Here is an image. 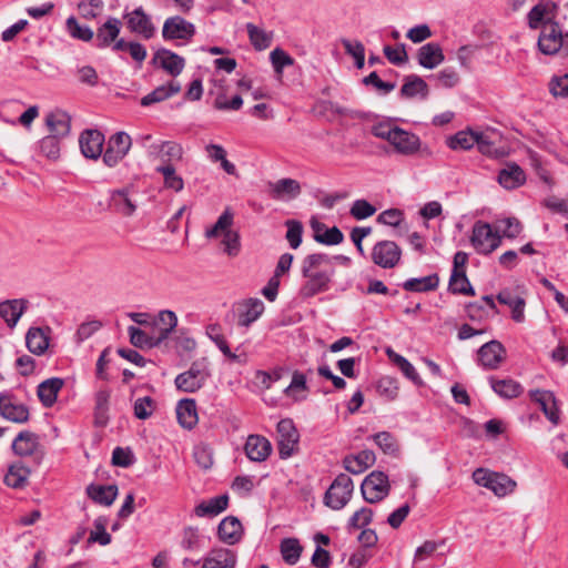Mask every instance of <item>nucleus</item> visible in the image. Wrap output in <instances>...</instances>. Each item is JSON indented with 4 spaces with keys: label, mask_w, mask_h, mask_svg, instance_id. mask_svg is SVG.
Returning a JSON list of instances; mask_svg holds the SVG:
<instances>
[{
    "label": "nucleus",
    "mask_w": 568,
    "mask_h": 568,
    "mask_svg": "<svg viewBox=\"0 0 568 568\" xmlns=\"http://www.w3.org/2000/svg\"><path fill=\"white\" fill-rule=\"evenodd\" d=\"M338 256L332 257L324 253H313L303 258L301 273L305 281L300 288L301 297L311 298L329 290L335 274L333 261Z\"/></svg>",
    "instance_id": "obj_1"
},
{
    "label": "nucleus",
    "mask_w": 568,
    "mask_h": 568,
    "mask_svg": "<svg viewBox=\"0 0 568 568\" xmlns=\"http://www.w3.org/2000/svg\"><path fill=\"white\" fill-rule=\"evenodd\" d=\"M372 134L387 141L394 150L402 155H414L420 149V139L418 135L388 122L374 124L372 126Z\"/></svg>",
    "instance_id": "obj_2"
},
{
    "label": "nucleus",
    "mask_w": 568,
    "mask_h": 568,
    "mask_svg": "<svg viewBox=\"0 0 568 568\" xmlns=\"http://www.w3.org/2000/svg\"><path fill=\"white\" fill-rule=\"evenodd\" d=\"M233 224V213L230 209L224 210V212L219 216L215 224L207 229L205 232V236L207 239H213L217 236H223L222 244L224 245V252L231 256H237L241 250L240 235L236 231L231 230Z\"/></svg>",
    "instance_id": "obj_3"
},
{
    "label": "nucleus",
    "mask_w": 568,
    "mask_h": 568,
    "mask_svg": "<svg viewBox=\"0 0 568 568\" xmlns=\"http://www.w3.org/2000/svg\"><path fill=\"white\" fill-rule=\"evenodd\" d=\"M210 376L207 362L205 359L195 361L187 371L175 377L174 384L181 392L195 393L204 386Z\"/></svg>",
    "instance_id": "obj_4"
},
{
    "label": "nucleus",
    "mask_w": 568,
    "mask_h": 568,
    "mask_svg": "<svg viewBox=\"0 0 568 568\" xmlns=\"http://www.w3.org/2000/svg\"><path fill=\"white\" fill-rule=\"evenodd\" d=\"M473 479L477 485L491 490L498 497H504L516 488V481L507 475L484 468H477L473 473Z\"/></svg>",
    "instance_id": "obj_5"
},
{
    "label": "nucleus",
    "mask_w": 568,
    "mask_h": 568,
    "mask_svg": "<svg viewBox=\"0 0 568 568\" xmlns=\"http://www.w3.org/2000/svg\"><path fill=\"white\" fill-rule=\"evenodd\" d=\"M353 491L352 478L346 474H339L325 493L324 503L329 508L339 510L351 500Z\"/></svg>",
    "instance_id": "obj_6"
},
{
    "label": "nucleus",
    "mask_w": 568,
    "mask_h": 568,
    "mask_svg": "<svg viewBox=\"0 0 568 568\" xmlns=\"http://www.w3.org/2000/svg\"><path fill=\"white\" fill-rule=\"evenodd\" d=\"M361 491L363 498L369 504L383 500L390 491L388 476L383 471H372L363 480Z\"/></svg>",
    "instance_id": "obj_7"
},
{
    "label": "nucleus",
    "mask_w": 568,
    "mask_h": 568,
    "mask_svg": "<svg viewBox=\"0 0 568 568\" xmlns=\"http://www.w3.org/2000/svg\"><path fill=\"white\" fill-rule=\"evenodd\" d=\"M470 241L478 253L489 254L500 245L501 237L498 231H493L490 224L478 221L473 226Z\"/></svg>",
    "instance_id": "obj_8"
},
{
    "label": "nucleus",
    "mask_w": 568,
    "mask_h": 568,
    "mask_svg": "<svg viewBox=\"0 0 568 568\" xmlns=\"http://www.w3.org/2000/svg\"><path fill=\"white\" fill-rule=\"evenodd\" d=\"M132 145L131 136L123 132L114 133L108 141L103 153V162L109 168L115 166L129 153Z\"/></svg>",
    "instance_id": "obj_9"
},
{
    "label": "nucleus",
    "mask_w": 568,
    "mask_h": 568,
    "mask_svg": "<svg viewBox=\"0 0 568 568\" xmlns=\"http://www.w3.org/2000/svg\"><path fill=\"white\" fill-rule=\"evenodd\" d=\"M372 261L382 268L395 267L402 257L400 247L393 241H379L372 248Z\"/></svg>",
    "instance_id": "obj_10"
},
{
    "label": "nucleus",
    "mask_w": 568,
    "mask_h": 568,
    "mask_svg": "<svg viewBox=\"0 0 568 568\" xmlns=\"http://www.w3.org/2000/svg\"><path fill=\"white\" fill-rule=\"evenodd\" d=\"M529 397L539 405L541 412L552 425L557 426L560 424L561 412L559 403L551 390L532 389L529 392Z\"/></svg>",
    "instance_id": "obj_11"
},
{
    "label": "nucleus",
    "mask_w": 568,
    "mask_h": 568,
    "mask_svg": "<svg viewBox=\"0 0 568 568\" xmlns=\"http://www.w3.org/2000/svg\"><path fill=\"white\" fill-rule=\"evenodd\" d=\"M558 14V4L551 0H541L534 6L527 14V21L530 29H538L550 23H557L555 19Z\"/></svg>",
    "instance_id": "obj_12"
},
{
    "label": "nucleus",
    "mask_w": 568,
    "mask_h": 568,
    "mask_svg": "<svg viewBox=\"0 0 568 568\" xmlns=\"http://www.w3.org/2000/svg\"><path fill=\"white\" fill-rule=\"evenodd\" d=\"M278 453L281 458H288L293 455L298 444V432L290 418L281 419L277 423Z\"/></svg>",
    "instance_id": "obj_13"
},
{
    "label": "nucleus",
    "mask_w": 568,
    "mask_h": 568,
    "mask_svg": "<svg viewBox=\"0 0 568 568\" xmlns=\"http://www.w3.org/2000/svg\"><path fill=\"white\" fill-rule=\"evenodd\" d=\"M133 184L113 190L110 194V206L123 216H131L138 209Z\"/></svg>",
    "instance_id": "obj_14"
},
{
    "label": "nucleus",
    "mask_w": 568,
    "mask_h": 568,
    "mask_svg": "<svg viewBox=\"0 0 568 568\" xmlns=\"http://www.w3.org/2000/svg\"><path fill=\"white\" fill-rule=\"evenodd\" d=\"M0 415L13 423L23 424L29 419V409L10 393L0 394Z\"/></svg>",
    "instance_id": "obj_15"
},
{
    "label": "nucleus",
    "mask_w": 568,
    "mask_h": 568,
    "mask_svg": "<svg viewBox=\"0 0 568 568\" xmlns=\"http://www.w3.org/2000/svg\"><path fill=\"white\" fill-rule=\"evenodd\" d=\"M195 33L193 23L180 16L168 18L162 28V37L165 40H190Z\"/></svg>",
    "instance_id": "obj_16"
},
{
    "label": "nucleus",
    "mask_w": 568,
    "mask_h": 568,
    "mask_svg": "<svg viewBox=\"0 0 568 568\" xmlns=\"http://www.w3.org/2000/svg\"><path fill=\"white\" fill-rule=\"evenodd\" d=\"M506 349L498 341H490L478 349V361L485 369H497L505 361Z\"/></svg>",
    "instance_id": "obj_17"
},
{
    "label": "nucleus",
    "mask_w": 568,
    "mask_h": 568,
    "mask_svg": "<svg viewBox=\"0 0 568 568\" xmlns=\"http://www.w3.org/2000/svg\"><path fill=\"white\" fill-rule=\"evenodd\" d=\"M126 27L131 32L141 34L144 39H151L155 33V28L151 18L139 7L132 12L123 16Z\"/></svg>",
    "instance_id": "obj_18"
},
{
    "label": "nucleus",
    "mask_w": 568,
    "mask_h": 568,
    "mask_svg": "<svg viewBox=\"0 0 568 568\" xmlns=\"http://www.w3.org/2000/svg\"><path fill=\"white\" fill-rule=\"evenodd\" d=\"M562 31L559 23H550L542 28L538 38V48L540 52L552 55L559 52L562 47Z\"/></svg>",
    "instance_id": "obj_19"
},
{
    "label": "nucleus",
    "mask_w": 568,
    "mask_h": 568,
    "mask_svg": "<svg viewBox=\"0 0 568 568\" xmlns=\"http://www.w3.org/2000/svg\"><path fill=\"white\" fill-rule=\"evenodd\" d=\"M150 155L156 156L161 164H173L183 158V148L174 141H163L150 146Z\"/></svg>",
    "instance_id": "obj_20"
},
{
    "label": "nucleus",
    "mask_w": 568,
    "mask_h": 568,
    "mask_svg": "<svg viewBox=\"0 0 568 568\" xmlns=\"http://www.w3.org/2000/svg\"><path fill=\"white\" fill-rule=\"evenodd\" d=\"M82 154L88 159H98L102 154L104 135L99 130H87L79 139Z\"/></svg>",
    "instance_id": "obj_21"
},
{
    "label": "nucleus",
    "mask_w": 568,
    "mask_h": 568,
    "mask_svg": "<svg viewBox=\"0 0 568 568\" xmlns=\"http://www.w3.org/2000/svg\"><path fill=\"white\" fill-rule=\"evenodd\" d=\"M264 312V303L258 298H248L237 306V325L248 327Z\"/></svg>",
    "instance_id": "obj_22"
},
{
    "label": "nucleus",
    "mask_w": 568,
    "mask_h": 568,
    "mask_svg": "<svg viewBox=\"0 0 568 568\" xmlns=\"http://www.w3.org/2000/svg\"><path fill=\"white\" fill-rule=\"evenodd\" d=\"M445 60L443 49L437 42H428L417 50V61L425 68L433 70Z\"/></svg>",
    "instance_id": "obj_23"
},
{
    "label": "nucleus",
    "mask_w": 568,
    "mask_h": 568,
    "mask_svg": "<svg viewBox=\"0 0 568 568\" xmlns=\"http://www.w3.org/2000/svg\"><path fill=\"white\" fill-rule=\"evenodd\" d=\"M270 195L280 201H290L301 194V184L298 181L290 178L281 179L270 183Z\"/></svg>",
    "instance_id": "obj_24"
},
{
    "label": "nucleus",
    "mask_w": 568,
    "mask_h": 568,
    "mask_svg": "<svg viewBox=\"0 0 568 568\" xmlns=\"http://www.w3.org/2000/svg\"><path fill=\"white\" fill-rule=\"evenodd\" d=\"M153 322L155 323H153L152 331L162 344L178 326V316L173 311L163 310L153 316Z\"/></svg>",
    "instance_id": "obj_25"
},
{
    "label": "nucleus",
    "mask_w": 568,
    "mask_h": 568,
    "mask_svg": "<svg viewBox=\"0 0 568 568\" xmlns=\"http://www.w3.org/2000/svg\"><path fill=\"white\" fill-rule=\"evenodd\" d=\"M45 124L51 135H54L62 140L70 133L71 118L67 112L57 109L47 114Z\"/></svg>",
    "instance_id": "obj_26"
},
{
    "label": "nucleus",
    "mask_w": 568,
    "mask_h": 568,
    "mask_svg": "<svg viewBox=\"0 0 568 568\" xmlns=\"http://www.w3.org/2000/svg\"><path fill=\"white\" fill-rule=\"evenodd\" d=\"M122 22L114 17H109L108 20L97 29L95 45L98 48L110 47L119 37Z\"/></svg>",
    "instance_id": "obj_27"
},
{
    "label": "nucleus",
    "mask_w": 568,
    "mask_h": 568,
    "mask_svg": "<svg viewBox=\"0 0 568 568\" xmlns=\"http://www.w3.org/2000/svg\"><path fill=\"white\" fill-rule=\"evenodd\" d=\"M246 456L253 462H264L272 452L271 443L261 435H250L245 443Z\"/></svg>",
    "instance_id": "obj_28"
},
{
    "label": "nucleus",
    "mask_w": 568,
    "mask_h": 568,
    "mask_svg": "<svg viewBox=\"0 0 568 568\" xmlns=\"http://www.w3.org/2000/svg\"><path fill=\"white\" fill-rule=\"evenodd\" d=\"M497 301L500 304L507 305L511 311V318L521 323L525 320L526 302L524 297L515 294L510 288H504L497 294Z\"/></svg>",
    "instance_id": "obj_29"
},
{
    "label": "nucleus",
    "mask_w": 568,
    "mask_h": 568,
    "mask_svg": "<svg viewBox=\"0 0 568 568\" xmlns=\"http://www.w3.org/2000/svg\"><path fill=\"white\" fill-rule=\"evenodd\" d=\"M153 62L159 64L162 69H164L168 73L173 77L179 75L185 64V61L179 54L168 50L160 49L156 51L153 58Z\"/></svg>",
    "instance_id": "obj_30"
},
{
    "label": "nucleus",
    "mask_w": 568,
    "mask_h": 568,
    "mask_svg": "<svg viewBox=\"0 0 568 568\" xmlns=\"http://www.w3.org/2000/svg\"><path fill=\"white\" fill-rule=\"evenodd\" d=\"M376 457L374 452L365 449L356 455H347L343 460V465L347 471L358 475L373 466Z\"/></svg>",
    "instance_id": "obj_31"
},
{
    "label": "nucleus",
    "mask_w": 568,
    "mask_h": 568,
    "mask_svg": "<svg viewBox=\"0 0 568 568\" xmlns=\"http://www.w3.org/2000/svg\"><path fill=\"white\" fill-rule=\"evenodd\" d=\"M28 301L23 298L8 300L0 303V316L4 320L10 328H13L24 311L27 310Z\"/></svg>",
    "instance_id": "obj_32"
},
{
    "label": "nucleus",
    "mask_w": 568,
    "mask_h": 568,
    "mask_svg": "<svg viewBox=\"0 0 568 568\" xmlns=\"http://www.w3.org/2000/svg\"><path fill=\"white\" fill-rule=\"evenodd\" d=\"M217 534L223 542L234 545L241 540L243 527L236 517L229 516L220 523Z\"/></svg>",
    "instance_id": "obj_33"
},
{
    "label": "nucleus",
    "mask_w": 568,
    "mask_h": 568,
    "mask_svg": "<svg viewBox=\"0 0 568 568\" xmlns=\"http://www.w3.org/2000/svg\"><path fill=\"white\" fill-rule=\"evenodd\" d=\"M62 378L52 377L39 384L37 394L41 404L49 408L57 402L58 393L63 387Z\"/></svg>",
    "instance_id": "obj_34"
},
{
    "label": "nucleus",
    "mask_w": 568,
    "mask_h": 568,
    "mask_svg": "<svg viewBox=\"0 0 568 568\" xmlns=\"http://www.w3.org/2000/svg\"><path fill=\"white\" fill-rule=\"evenodd\" d=\"M236 555L227 548H217L205 557L202 568H234Z\"/></svg>",
    "instance_id": "obj_35"
},
{
    "label": "nucleus",
    "mask_w": 568,
    "mask_h": 568,
    "mask_svg": "<svg viewBox=\"0 0 568 568\" xmlns=\"http://www.w3.org/2000/svg\"><path fill=\"white\" fill-rule=\"evenodd\" d=\"M311 226L314 231V240L317 243L324 245H337L344 240L342 231L336 226L327 229L325 224L316 220H312Z\"/></svg>",
    "instance_id": "obj_36"
},
{
    "label": "nucleus",
    "mask_w": 568,
    "mask_h": 568,
    "mask_svg": "<svg viewBox=\"0 0 568 568\" xmlns=\"http://www.w3.org/2000/svg\"><path fill=\"white\" fill-rule=\"evenodd\" d=\"M526 181L524 170L516 163H509L500 170L498 174L499 184L507 189L513 190L523 185Z\"/></svg>",
    "instance_id": "obj_37"
},
{
    "label": "nucleus",
    "mask_w": 568,
    "mask_h": 568,
    "mask_svg": "<svg viewBox=\"0 0 568 568\" xmlns=\"http://www.w3.org/2000/svg\"><path fill=\"white\" fill-rule=\"evenodd\" d=\"M179 424L186 429H192L199 420L196 403L192 398L181 399L176 405Z\"/></svg>",
    "instance_id": "obj_38"
},
{
    "label": "nucleus",
    "mask_w": 568,
    "mask_h": 568,
    "mask_svg": "<svg viewBox=\"0 0 568 568\" xmlns=\"http://www.w3.org/2000/svg\"><path fill=\"white\" fill-rule=\"evenodd\" d=\"M49 331V328L44 331L40 327L29 328L26 335V345L31 353L42 355L48 349L50 339Z\"/></svg>",
    "instance_id": "obj_39"
},
{
    "label": "nucleus",
    "mask_w": 568,
    "mask_h": 568,
    "mask_svg": "<svg viewBox=\"0 0 568 568\" xmlns=\"http://www.w3.org/2000/svg\"><path fill=\"white\" fill-rule=\"evenodd\" d=\"M229 505V496L220 495L200 503L194 513L199 517H214L224 511Z\"/></svg>",
    "instance_id": "obj_40"
},
{
    "label": "nucleus",
    "mask_w": 568,
    "mask_h": 568,
    "mask_svg": "<svg viewBox=\"0 0 568 568\" xmlns=\"http://www.w3.org/2000/svg\"><path fill=\"white\" fill-rule=\"evenodd\" d=\"M428 93V84L424 79L416 74L407 75L400 89V95L406 99H413L417 95L422 99H426Z\"/></svg>",
    "instance_id": "obj_41"
},
{
    "label": "nucleus",
    "mask_w": 568,
    "mask_h": 568,
    "mask_svg": "<svg viewBox=\"0 0 568 568\" xmlns=\"http://www.w3.org/2000/svg\"><path fill=\"white\" fill-rule=\"evenodd\" d=\"M39 446V437L32 432L23 430L18 434L12 443L14 454L19 456L32 455Z\"/></svg>",
    "instance_id": "obj_42"
},
{
    "label": "nucleus",
    "mask_w": 568,
    "mask_h": 568,
    "mask_svg": "<svg viewBox=\"0 0 568 568\" xmlns=\"http://www.w3.org/2000/svg\"><path fill=\"white\" fill-rule=\"evenodd\" d=\"M476 145L481 154L489 158L499 159L507 154L505 148L497 145L493 133L477 132Z\"/></svg>",
    "instance_id": "obj_43"
},
{
    "label": "nucleus",
    "mask_w": 568,
    "mask_h": 568,
    "mask_svg": "<svg viewBox=\"0 0 568 568\" xmlns=\"http://www.w3.org/2000/svg\"><path fill=\"white\" fill-rule=\"evenodd\" d=\"M88 496L95 503L104 506L113 504L118 496V488L114 485H89L87 487Z\"/></svg>",
    "instance_id": "obj_44"
},
{
    "label": "nucleus",
    "mask_w": 568,
    "mask_h": 568,
    "mask_svg": "<svg viewBox=\"0 0 568 568\" xmlns=\"http://www.w3.org/2000/svg\"><path fill=\"white\" fill-rule=\"evenodd\" d=\"M155 172L160 173L163 178V186L168 190L174 191L176 193L181 192L184 189V180L176 172V169L173 164H160L155 168Z\"/></svg>",
    "instance_id": "obj_45"
},
{
    "label": "nucleus",
    "mask_w": 568,
    "mask_h": 568,
    "mask_svg": "<svg viewBox=\"0 0 568 568\" xmlns=\"http://www.w3.org/2000/svg\"><path fill=\"white\" fill-rule=\"evenodd\" d=\"M489 382L493 390L503 398H516L523 392L521 385L518 382L510 378L496 379L494 377H490Z\"/></svg>",
    "instance_id": "obj_46"
},
{
    "label": "nucleus",
    "mask_w": 568,
    "mask_h": 568,
    "mask_svg": "<svg viewBox=\"0 0 568 568\" xmlns=\"http://www.w3.org/2000/svg\"><path fill=\"white\" fill-rule=\"evenodd\" d=\"M439 285V277L437 274H430L424 277L408 278L403 283V288L407 292H430L435 291Z\"/></svg>",
    "instance_id": "obj_47"
},
{
    "label": "nucleus",
    "mask_w": 568,
    "mask_h": 568,
    "mask_svg": "<svg viewBox=\"0 0 568 568\" xmlns=\"http://www.w3.org/2000/svg\"><path fill=\"white\" fill-rule=\"evenodd\" d=\"M128 333L130 336V342L132 345L139 348H152L161 345V342L158 341V336L155 333L149 334L148 332L135 327V326H129Z\"/></svg>",
    "instance_id": "obj_48"
},
{
    "label": "nucleus",
    "mask_w": 568,
    "mask_h": 568,
    "mask_svg": "<svg viewBox=\"0 0 568 568\" xmlns=\"http://www.w3.org/2000/svg\"><path fill=\"white\" fill-rule=\"evenodd\" d=\"M181 90V85L178 82L171 81L166 85H160L154 89L151 93L146 94L142 98L141 104L144 106L151 105L156 102H161Z\"/></svg>",
    "instance_id": "obj_49"
},
{
    "label": "nucleus",
    "mask_w": 568,
    "mask_h": 568,
    "mask_svg": "<svg viewBox=\"0 0 568 568\" xmlns=\"http://www.w3.org/2000/svg\"><path fill=\"white\" fill-rule=\"evenodd\" d=\"M448 290L453 294H462L468 296L475 295V291L464 270H453L448 283Z\"/></svg>",
    "instance_id": "obj_50"
},
{
    "label": "nucleus",
    "mask_w": 568,
    "mask_h": 568,
    "mask_svg": "<svg viewBox=\"0 0 568 568\" xmlns=\"http://www.w3.org/2000/svg\"><path fill=\"white\" fill-rule=\"evenodd\" d=\"M29 475L30 470L21 463H17L10 466L4 476V483L12 488H22L27 484Z\"/></svg>",
    "instance_id": "obj_51"
},
{
    "label": "nucleus",
    "mask_w": 568,
    "mask_h": 568,
    "mask_svg": "<svg viewBox=\"0 0 568 568\" xmlns=\"http://www.w3.org/2000/svg\"><path fill=\"white\" fill-rule=\"evenodd\" d=\"M60 141L61 139L48 134L38 142V153L48 160L55 161L60 156Z\"/></svg>",
    "instance_id": "obj_52"
},
{
    "label": "nucleus",
    "mask_w": 568,
    "mask_h": 568,
    "mask_svg": "<svg viewBox=\"0 0 568 568\" xmlns=\"http://www.w3.org/2000/svg\"><path fill=\"white\" fill-rule=\"evenodd\" d=\"M246 30H247L250 41L255 50L263 51L271 45L272 40H273L272 33H268V32L257 28L253 23H247Z\"/></svg>",
    "instance_id": "obj_53"
},
{
    "label": "nucleus",
    "mask_w": 568,
    "mask_h": 568,
    "mask_svg": "<svg viewBox=\"0 0 568 568\" xmlns=\"http://www.w3.org/2000/svg\"><path fill=\"white\" fill-rule=\"evenodd\" d=\"M477 141V132L459 131L447 139V145L452 150H469Z\"/></svg>",
    "instance_id": "obj_54"
},
{
    "label": "nucleus",
    "mask_w": 568,
    "mask_h": 568,
    "mask_svg": "<svg viewBox=\"0 0 568 568\" xmlns=\"http://www.w3.org/2000/svg\"><path fill=\"white\" fill-rule=\"evenodd\" d=\"M281 552L286 564L295 565L301 557L302 546L297 539L287 538L281 544Z\"/></svg>",
    "instance_id": "obj_55"
},
{
    "label": "nucleus",
    "mask_w": 568,
    "mask_h": 568,
    "mask_svg": "<svg viewBox=\"0 0 568 568\" xmlns=\"http://www.w3.org/2000/svg\"><path fill=\"white\" fill-rule=\"evenodd\" d=\"M110 393L106 389H101L95 394V423L104 426L108 422Z\"/></svg>",
    "instance_id": "obj_56"
},
{
    "label": "nucleus",
    "mask_w": 568,
    "mask_h": 568,
    "mask_svg": "<svg viewBox=\"0 0 568 568\" xmlns=\"http://www.w3.org/2000/svg\"><path fill=\"white\" fill-rule=\"evenodd\" d=\"M65 28L69 34L82 41H90L94 37V32L91 28L87 26L79 24L78 20L74 17H69L65 21Z\"/></svg>",
    "instance_id": "obj_57"
},
{
    "label": "nucleus",
    "mask_w": 568,
    "mask_h": 568,
    "mask_svg": "<svg viewBox=\"0 0 568 568\" xmlns=\"http://www.w3.org/2000/svg\"><path fill=\"white\" fill-rule=\"evenodd\" d=\"M438 84L446 89L455 88L460 82V75L453 67H447L433 75Z\"/></svg>",
    "instance_id": "obj_58"
},
{
    "label": "nucleus",
    "mask_w": 568,
    "mask_h": 568,
    "mask_svg": "<svg viewBox=\"0 0 568 568\" xmlns=\"http://www.w3.org/2000/svg\"><path fill=\"white\" fill-rule=\"evenodd\" d=\"M106 519L99 517L94 520V530L91 531L89 542L106 546L111 542V535L105 530Z\"/></svg>",
    "instance_id": "obj_59"
},
{
    "label": "nucleus",
    "mask_w": 568,
    "mask_h": 568,
    "mask_svg": "<svg viewBox=\"0 0 568 568\" xmlns=\"http://www.w3.org/2000/svg\"><path fill=\"white\" fill-rule=\"evenodd\" d=\"M270 60L272 62L274 71L278 75L283 73L284 68L294 64V59L281 48H276L270 53Z\"/></svg>",
    "instance_id": "obj_60"
},
{
    "label": "nucleus",
    "mask_w": 568,
    "mask_h": 568,
    "mask_svg": "<svg viewBox=\"0 0 568 568\" xmlns=\"http://www.w3.org/2000/svg\"><path fill=\"white\" fill-rule=\"evenodd\" d=\"M155 403L150 396L140 397L134 402V416L139 419H148L152 416Z\"/></svg>",
    "instance_id": "obj_61"
},
{
    "label": "nucleus",
    "mask_w": 568,
    "mask_h": 568,
    "mask_svg": "<svg viewBox=\"0 0 568 568\" xmlns=\"http://www.w3.org/2000/svg\"><path fill=\"white\" fill-rule=\"evenodd\" d=\"M376 445L385 453V454H394L397 452V442L396 438L388 432H381L373 436Z\"/></svg>",
    "instance_id": "obj_62"
},
{
    "label": "nucleus",
    "mask_w": 568,
    "mask_h": 568,
    "mask_svg": "<svg viewBox=\"0 0 568 568\" xmlns=\"http://www.w3.org/2000/svg\"><path fill=\"white\" fill-rule=\"evenodd\" d=\"M78 9L84 19L97 18L103 9L102 0H83L78 4Z\"/></svg>",
    "instance_id": "obj_63"
},
{
    "label": "nucleus",
    "mask_w": 568,
    "mask_h": 568,
    "mask_svg": "<svg viewBox=\"0 0 568 568\" xmlns=\"http://www.w3.org/2000/svg\"><path fill=\"white\" fill-rule=\"evenodd\" d=\"M549 91L555 98H568V73L552 77L549 81Z\"/></svg>",
    "instance_id": "obj_64"
}]
</instances>
